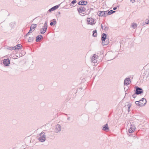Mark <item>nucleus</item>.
Wrapping results in <instances>:
<instances>
[{
    "mask_svg": "<svg viewBox=\"0 0 149 149\" xmlns=\"http://www.w3.org/2000/svg\"><path fill=\"white\" fill-rule=\"evenodd\" d=\"M22 47V45L20 44H18L17 45H16V46H14V47H15L16 48L15 49V50L16 49H21Z\"/></svg>",
    "mask_w": 149,
    "mask_h": 149,
    "instance_id": "4be33fe9",
    "label": "nucleus"
},
{
    "mask_svg": "<svg viewBox=\"0 0 149 149\" xmlns=\"http://www.w3.org/2000/svg\"><path fill=\"white\" fill-rule=\"evenodd\" d=\"M77 1L76 0H73L71 2V3L70 4V6H72L73 5L76 3Z\"/></svg>",
    "mask_w": 149,
    "mask_h": 149,
    "instance_id": "cd10ccee",
    "label": "nucleus"
},
{
    "mask_svg": "<svg viewBox=\"0 0 149 149\" xmlns=\"http://www.w3.org/2000/svg\"><path fill=\"white\" fill-rule=\"evenodd\" d=\"M149 75V69H148L146 70L144 73L142 75H141V79H146V78Z\"/></svg>",
    "mask_w": 149,
    "mask_h": 149,
    "instance_id": "39448f33",
    "label": "nucleus"
},
{
    "mask_svg": "<svg viewBox=\"0 0 149 149\" xmlns=\"http://www.w3.org/2000/svg\"><path fill=\"white\" fill-rule=\"evenodd\" d=\"M107 11H99L98 12L97 14L100 17H106L107 16Z\"/></svg>",
    "mask_w": 149,
    "mask_h": 149,
    "instance_id": "6e6552de",
    "label": "nucleus"
},
{
    "mask_svg": "<svg viewBox=\"0 0 149 149\" xmlns=\"http://www.w3.org/2000/svg\"><path fill=\"white\" fill-rule=\"evenodd\" d=\"M16 47H9V48H8L7 49L8 50H15V49H16V48H15Z\"/></svg>",
    "mask_w": 149,
    "mask_h": 149,
    "instance_id": "c85d7f7f",
    "label": "nucleus"
},
{
    "mask_svg": "<svg viewBox=\"0 0 149 149\" xmlns=\"http://www.w3.org/2000/svg\"><path fill=\"white\" fill-rule=\"evenodd\" d=\"M3 63L4 65L8 66L10 63V60L8 58L4 59L3 61Z\"/></svg>",
    "mask_w": 149,
    "mask_h": 149,
    "instance_id": "9b49d317",
    "label": "nucleus"
},
{
    "mask_svg": "<svg viewBox=\"0 0 149 149\" xmlns=\"http://www.w3.org/2000/svg\"><path fill=\"white\" fill-rule=\"evenodd\" d=\"M54 10L53 7H52L51 8H50L48 11L49 12H51L52 11Z\"/></svg>",
    "mask_w": 149,
    "mask_h": 149,
    "instance_id": "473e14b6",
    "label": "nucleus"
},
{
    "mask_svg": "<svg viewBox=\"0 0 149 149\" xmlns=\"http://www.w3.org/2000/svg\"><path fill=\"white\" fill-rule=\"evenodd\" d=\"M83 88L82 87H79L77 89V91L79 92L81 91V92H83Z\"/></svg>",
    "mask_w": 149,
    "mask_h": 149,
    "instance_id": "bb28decb",
    "label": "nucleus"
},
{
    "mask_svg": "<svg viewBox=\"0 0 149 149\" xmlns=\"http://www.w3.org/2000/svg\"><path fill=\"white\" fill-rule=\"evenodd\" d=\"M36 24H32L30 27V30L28 32L29 33H31L36 27Z\"/></svg>",
    "mask_w": 149,
    "mask_h": 149,
    "instance_id": "1a4fd4ad",
    "label": "nucleus"
},
{
    "mask_svg": "<svg viewBox=\"0 0 149 149\" xmlns=\"http://www.w3.org/2000/svg\"><path fill=\"white\" fill-rule=\"evenodd\" d=\"M86 10V9L85 8H84V14L85 13H85V11ZM87 12H88V13H86L87 14L88 13H88H89V12L90 11V10L88 9L87 10Z\"/></svg>",
    "mask_w": 149,
    "mask_h": 149,
    "instance_id": "72a5a7b5",
    "label": "nucleus"
},
{
    "mask_svg": "<svg viewBox=\"0 0 149 149\" xmlns=\"http://www.w3.org/2000/svg\"><path fill=\"white\" fill-rule=\"evenodd\" d=\"M103 29L105 30H107L108 29V28L107 27L106 25H104L103 26Z\"/></svg>",
    "mask_w": 149,
    "mask_h": 149,
    "instance_id": "2f4dec72",
    "label": "nucleus"
},
{
    "mask_svg": "<svg viewBox=\"0 0 149 149\" xmlns=\"http://www.w3.org/2000/svg\"><path fill=\"white\" fill-rule=\"evenodd\" d=\"M137 95V94H136V93L135 92V93L132 95L133 98H135L136 97V95Z\"/></svg>",
    "mask_w": 149,
    "mask_h": 149,
    "instance_id": "f704fd0d",
    "label": "nucleus"
},
{
    "mask_svg": "<svg viewBox=\"0 0 149 149\" xmlns=\"http://www.w3.org/2000/svg\"><path fill=\"white\" fill-rule=\"evenodd\" d=\"M109 42V40L106 39L105 40H104V41H102V44L103 45H107L108 44Z\"/></svg>",
    "mask_w": 149,
    "mask_h": 149,
    "instance_id": "a211bd4d",
    "label": "nucleus"
},
{
    "mask_svg": "<svg viewBox=\"0 0 149 149\" xmlns=\"http://www.w3.org/2000/svg\"><path fill=\"white\" fill-rule=\"evenodd\" d=\"M74 90H72L69 93V94H70L71 93H72L73 92H74Z\"/></svg>",
    "mask_w": 149,
    "mask_h": 149,
    "instance_id": "e433bc0d",
    "label": "nucleus"
},
{
    "mask_svg": "<svg viewBox=\"0 0 149 149\" xmlns=\"http://www.w3.org/2000/svg\"><path fill=\"white\" fill-rule=\"evenodd\" d=\"M145 100V102H147V100L144 98H143L141 99L138 100V101H135L134 102H140V101L143 102Z\"/></svg>",
    "mask_w": 149,
    "mask_h": 149,
    "instance_id": "aec40b11",
    "label": "nucleus"
},
{
    "mask_svg": "<svg viewBox=\"0 0 149 149\" xmlns=\"http://www.w3.org/2000/svg\"><path fill=\"white\" fill-rule=\"evenodd\" d=\"M125 87H124V89H125Z\"/></svg>",
    "mask_w": 149,
    "mask_h": 149,
    "instance_id": "c03bdc74",
    "label": "nucleus"
},
{
    "mask_svg": "<svg viewBox=\"0 0 149 149\" xmlns=\"http://www.w3.org/2000/svg\"><path fill=\"white\" fill-rule=\"evenodd\" d=\"M117 7H119V6H117V7L113 8V9L114 10H116L117 9Z\"/></svg>",
    "mask_w": 149,
    "mask_h": 149,
    "instance_id": "c9c22d12",
    "label": "nucleus"
},
{
    "mask_svg": "<svg viewBox=\"0 0 149 149\" xmlns=\"http://www.w3.org/2000/svg\"><path fill=\"white\" fill-rule=\"evenodd\" d=\"M47 28V21L45 22L43 28L40 29V33L42 34L44 33L46 31Z\"/></svg>",
    "mask_w": 149,
    "mask_h": 149,
    "instance_id": "20e7f679",
    "label": "nucleus"
},
{
    "mask_svg": "<svg viewBox=\"0 0 149 149\" xmlns=\"http://www.w3.org/2000/svg\"><path fill=\"white\" fill-rule=\"evenodd\" d=\"M44 132H42L39 135L38 140L41 142H44L46 140V136Z\"/></svg>",
    "mask_w": 149,
    "mask_h": 149,
    "instance_id": "f03ea898",
    "label": "nucleus"
},
{
    "mask_svg": "<svg viewBox=\"0 0 149 149\" xmlns=\"http://www.w3.org/2000/svg\"><path fill=\"white\" fill-rule=\"evenodd\" d=\"M34 39V38L33 37H29L28 39V41L29 42H32Z\"/></svg>",
    "mask_w": 149,
    "mask_h": 149,
    "instance_id": "5701e85b",
    "label": "nucleus"
},
{
    "mask_svg": "<svg viewBox=\"0 0 149 149\" xmlns=\"http://www.w3.org/2000/svg\"><path fill=\"white\" fill-rule=\"evenodd\" d=\"M30 33H29L28 32L24 36V37H26L28 36H29V35Z\"/></svg>",
    "mask_w": 149,
    "mask_h": 149,
    "instance_id": "58836bf2",
    "label": "nucleus"
},
{
    "mask_svg": "<svg viewBox=\"0 0 149 149\" xmlns=\"http://www.w3.org/2000/svg\"><path fill=\"white\" fill-rule=\"evenodd\" d=\"M97 31L96 30H94L93 31L92 36L94 37H97Z\"/></svg>",
    "mask_w": 149,
    "mask_h": 149,
    "instance_id": "412c9836",
    "label": "nucleus"
},
{
    "mask_svg": "<svg viewBox=\"0 0 149 149\" xmlns=\"http://www.w3.org/2000/svg\"><path fill=\"white\" fill-rule=\"evenodd\" d=\"M145 23H146L145 24H149V20H148V21L147 22H145Z\"/></svg>",
    "mask_w": 149,
    "mask_h": 149,
    "instance_id": "79ce46f5",
    "label": "nucleus"
},
{
    "mask_svg": "<svg viewBox=\"0 0 149 149\" xmlns=\"http://www.w3.org/2000/svg\"><path fill=\"white\" fill-rule=\"evenodd\" d=\"M130 81V79L129 78H126L124 81V85L127 86L129 84V81Z\"/></svg>",
    "mask_w": 149,
    "mask_h": 149,
    "instance_id": "ddd939ff",
    "label": "nucleus"
},
{
    "mask_svg": "<svg viewBox=\"0 0 149 149\" xmlns=\"http://www.w3.org/2000/svg\"><path fill=\"white\" fill-rule=\"evenodd\" d=\"M99 56L98 55L96 54H93L91 58V61L94 63H97V59H98Z\"/></svg>",
    "mask_w": 149,
    "mask_h": 149,
    "instance_id": "423d86ee",
    "label": "nucleus"
},
{
    "mask_svg": "<svg viewBox=\"0 0 149 149\" xmlns=\"http://www.w3.org/2000/svg\"><path fill=\"white\" fill-rule=\"evenodd\" d=\"M136 105L137 106H139V107H141L143 106H145L146 104V103H144L143 104V103H135Z\"/></svg>",
    "mask_w": 149,
    "mask_h": 149,
    "instance_id": "b1692460",
    "label": "nucleus"
},
{
    "mask_svg": "<svg viewBox=\"0 0 149 149\" xmlns=\"http://www.w3.org/2000/svg\"><path fill=\"white\" fill-rule=\"evenodd\" d=\"M102 130H103L107 132L109 131V129L108 127V125L107 124H106V125H104L103 126Z\"/></svg>",
    "mask_w": 149,
    "mask_h": 149,
    "instance_id": "2eb2a0df",
    "label": "nucleus"
},
{
    "mask_svg": "<svg viewBox=\"0 0 149 149\" xmlns=\"http://www.w3.org/2000/svg\"><path fill=\"white\" fill-rule=\"evenodd\" d=\"M107 38V34L105 33H103L101 36V40L102 41H104Z\"/></svg>",
    "mask_w": 149,
    "mask_h": 149,
    "instance_id": "4468645a",
    "label": "nucleus"
},
{
    "mask_svg": "<svg viewBox=\"0 0 149 149\" xmlns=\"http://www.w3.org/2000/svg\"><path fill=\"white\" fill-rule=\"evenodd\" d=\"M60 6V4H59V5H56L55 6H54L52 7L53 8L54 10H55L58 8Z\"/></svg>",
    "mask_w": 149,
    "mask_h": 149,
    "instance_id": "c756f323",
    "label": "nucleus"
},
{
    "mask_svg": "<svg viewBox=\"0 0 149 149\" xmlns=\"http://www.w3.org/2000/svg\"><path fill=\"white\" fill-rule=\"evenodd\" d=\"M87 23L88 24H91V25H94L95 24L96 22H95V20L91 17L90 18H87Z\"/></svg>",
    "mask_w": 149,
    "mask_h": 149,
    "instance_id": "0eeeda50",
    "label": "nucleus"
},
{
    "mask_svg": "<svg viewBox=\"0 0 149 149\" xmlns=\"http://www.w3.org/2000/svg\"><path fill=\"white\" fill-rule=\"evenodd\" d=\"M131 104H129L127 106L128 107V111L129 112L130 110V108L131 107Z\"/></svg>",
    "mask_w": 149,
    "mask_h": 149,
    "instance_id": "7c9ffc66",
    "label": "nucleus"
},
{
    "mask_svg": "<svg viewBox=\"0 0 149 149\" xmlns=\"http://www.w3.org/2000/svg\"><path fill=\"white\" fill-rule=\"evenodd\" d=\"M70 117H68V118H67V119H68V120H70Z\"/></svg>",
    "mask_w": 149,
    "mask_h": 149,
    "instance_id": "37998d69",
    "label": "nucleus"
},
{
    "mask_svg": "<svg viewBox=\"0 0 149 149\" xmlns=\"http://www.w3.org/2000/svg\"><path fill=\"white\" fill-rule=\"evenodd\" d=\"M43 38V36L42 35H39L36 37V42H39L40 40L42 38Z\"/></svg>",
    "mask_w": 149,
    "mask_h": 149,
    "instance_id": "dca6fc26",
    "label": "nucleus"
},
{
    "mask_svg": "<svg viewBox=\"0 0 149 149\" xmlns=\"http://www.w3.org/2000/svg\"><path fill=\"white\" fill-rule=\"evenodd\" d=\"M15 23L14 22H12L10 24V26L12 28H13L14 26L15 25Z\"/></svg>",
    "mask_w": 149,
    "mask_h": 149,
    "instance_id": "a878e982",
    "label": "nucleus"
},
{
    "mask_svg": "<svg viewBox=\"0 0 149 149\" xmlns=\"http://www.w3.org/2000/svg\"><path fill=\"white\" fill-rule=\"evenodd\" d=\"M132 26L134 29L136 28L137 26V24L135 23H133L132 24Z\"/></svg>",
    "mask_w": 149,
    "mask_h": 149,
    "instance_id": "393cba45",
    "label": "nucleus"
},
{
    "mask_svg": "<svg viewBox=\"0 0 149 149\" xmlns=\"http://www.w3.org/2000/svg\"><path fill=\"white\" fill-rule=\"evenodd\" d=\"M52 22H51L50 23V25L51 26L54 25L56 24V19H53L52 20Z\"/></svg>",
    "mask_w": 149,
    "mask_h": 149,
    "instance_id": "6ab92c4d",
    "label": "nucleus"
},
{
    "mask_svg": "<svg viewBox=\"0 0 149 149\" xmlns=\"http://www.w3.org/2000/svg\"><path fill=\"white\" fill-rule=\"evenodd\" d=\"M104 24V23H103L102 24H101V28L102 29H103V25Z\"/></svg>",
    "mask_w": 149,
    "mask_h": 149,
    "instance_id": "4c0bfd02",
    "label": "nucleus"
},
{
    "mask_svg": "<svg viewBox=\"0 0 149 149\" xmlns=\"http://www.w3.org/2000/svg\"><path fill=\"white\" fill-rule=\"evenodd\" d=\"M135 126L134 125H131L130 129L128 130V132L129 133H132L135 130Z\"/></svg>",
    "mask_w": 149,
    "mask_h": 149,
    "instance_id": "f8f14e48",
    "label": "nucleus"
},
{
    "mask_svg": "<svg viewBox=\"0 0 149 149\" xmlns=\"http://www.w3.org/2000/svg\"><path fill=\"white\" fill-rule=\"evenodd\" d=\"M87 3V1H84V6H85L86 5Z\"/></svg>",
    "mask_w": 149,
    "mask_h": 149,
    "instance_id": "ea45409f",
    "label": "nucleus"
},
{
    "mask_svg": "<svg viewBox=\"0 0 149 149\" xmlns=\"http://www.w3.org/2000/svg\"><path fill=\"white\" fill-rule=\"evenodd\" d=\"M107 11V15H111L116 12V11H113L112 10H111L110 11Z\"/></svg>",
    "mask_w": 149,
    "mask_h": 149,
    "instance_id": "f3484780",
    "label": "nucleus"
},
{
    "mask_svg": "<svg viewBox=\"0 0 149 149\" xmlns=\"http://www.w3.org/2000/svg\"><path fill=\"white\" fill-rule=\"evenodd\" d=\"M79 5L80 6H79L78 8H77V10L79 13H81L83 14L82 15L81 14V15L84 16V6H84V0H81L79 1L78 3Z\"/></svg>",
    "mask_w": 149,
    "mask_h": 149,
    "instance_id": "f257e3e1",
    "label": "nucleus"
},
{
    "mask_svg": "<svg viewBox=\"0 0 149 149\" xmlns=\"http://www.w3.org/2000/svg\"><path fill=\"white\" fill-rule=\"evenodd\" d=\"M130 1H131L132 3H134L135 1V0H130Z\"/></svg>",
    "mask_w": 149,
    "mask_h": 149,
    "instance_id": "a19ab883",
    "label": "nucleus"
},
{
    "mask_svg": "<svg viewBox=\"0 0 149 149\" xmlns=\"http://www.w3.org/2000/svg\"><path fill=\"white\" fill-rule=\"evenodd\" d=\"M134 88L135 90L134 91L135 92L136 94H137V95H141L143 93V91L141 88L138 86H135Z\"/></svg>",
    "mask_w": 149,
    "mask_h": 149,
    "instance_id": "7ed1b4c3",
    "label": "nucleus"
},
{
    "mask_svg": "<svg viewBox=\"0 0 149 149\" xmlns=\"http://www.w3.org/2000/svg\"><path fill=\"white\" fill-rule=\"evenodd\" d=\"M61 126L59 124H58L55 126L54 132L56 133H57L61 131Z\"/></svg>",
    "mask_w": 149,
    "mask_h": 149,
    "instance_id": "9d476101",
    "label": "nucleus"
}]
</instances>
